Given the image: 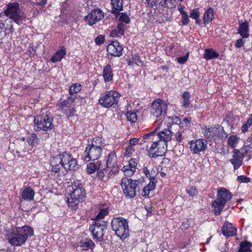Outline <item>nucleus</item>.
<instances>
[{
  "instance_id": "obj_23",
  "label": "nucleus",
  "mask_w": 252,
  "mask_h": 252,
  "mask_svg": "<svg viewBox=\"0 0 252 252\" xmlns=\"http://www.w3.org/2000/svg\"><path fill=\"white\" fill-rule=\"evenodd\" d=\"M21 197L26 201H31L34 198L35 192L31 187H24L20 189Z\"/></svg>"
},
{
  "instance_id": "obj_36",
  "label": "nucleus",
  "mask_w": 252,
  "mask_h": 252,
  "mask_svg": "<svg viewBox=\"0 0 252 252\" xmlns=\"http://www.w3.org/2000/svg\"><path fill=\"white\" fill-rule=\"evenodd\" d=\"M101 164L99 161H97L96 163L90 162L87 164L86 168V172L91 174L94 173L96 170L100 169Z\"/></svg>"
},
{
  "instance_id": "obj_22",
  "label": "nucleus",
  "mask_w": 252,
  "mask_h": 252,
  "mask_svg": "<svg viewBox=\"0 0 252 252\" xmlns=\"http://www.w3.org/2000/svg\"><path fill=\"white\" fill-rule=\"evenodd\" d=\"M221 232L224 236L231 237L236 234L237 230L232 223L226 221L221 227Z\"/></svg>"
},
{
  "instance_id": "obj_43",
  "label": "nucleus",
  "mask_w": 252,
  "mask_h": 252,
  "mask_svg": "<svg viewBox=\"0 0 252 252\" xmlns=\"http://www.w3.org/2000/svg\"><path fill=\"white\" fill-rule=\"evenodd\" d=\"M108 214V210L107 208H103L101 209L98 214L94 219V221L102 220V219Z\"/></svg>"
},
{
  "instance_id": "obj_57",
  "label": "nucleus",
  "mask_w": 252,
  "mask_h": 252,
  "mask_svg": "<svg viewBox=\"0 0 252 252\" xmlns=\"http://www.w3.org/2000/svg\"><path fill=\"white\" fill-rule=\"evenodd\" d=\"M105 36L103 35L100 34L95 38V43L96 45H101L104 42Z\"/></svg>"
},
{
  "instance_id": "obj_53",
  "label": "nucleus",
  "mask_w": 252,
  "mask_h": 252,
  "mask_svg": "<svg viewBox=\"0 0 252 252\" xmlns=\"http://www.w3.org/2000/svg\"><path fill=\"white\" fill-rule=\"evenodd\" d=\"M237 180L240 183H248L250 182V178L245 175H241L238 176Z\"/></svg>"
},
{
  "instance_id": "obj_24",
  "label": "nucleus",
  "mask_w": 252,
  "mask_h": 252,
  "mask_svg": "<svg viewBox=\"0 0 252 252\" xmlns=\"http://www.w3.org/2000/svg\"><path fill=\"white\" fill-rule=\"evenodd\" d=\"M117 164V160L116 153L115 152H111L108 155L106 159V165L108 168H112L114 172H118V168L116 167Z\"/></svg>"
},
{
  "instance_id": "obj_61",
  "label": "nucleus",
  "mask_w": 252,
  "mask_h": 252,
  "mask_svg": "<svg viewBox=\"0 0 252 252\" xmlns=\"http://www.w3.org/2000/svg\"><path fill=\"white\" fill-rule=\"evenodd\" d=\"M186 190L187 192L191 196H194L197 193L196 189L195 187H192Z\"/></svg>"
},
{
  "instance_id": "obj_11",
  "label": "nucleus",
  "mask_w": 252,
  "mask_h": 252,
  "mask_svg": "<svg viewBox=\"0 0 252 252\" xmlns=\"http://www.w3.org/2000/svg\"><path fill=\"white\" fill-rule=\"evenodd\" d=\"M61 161L63 168L66 170H76L78 168V164L76 159L74 158L71 154L66 152L57 155Z\"/></svg>"
},
{
  "instance_id": "obj_37",
  "label": "nucleus",
  "mask_w": 252,
  "mask_h": 252,
  "mask_svg": "<svg viewBox=\"0 0 252 252\" xmlns=\"http://www.w3.org/2000/svg\"><path fill=\"white\" fill-rule=\"evenodd\" d=\"M252 246L251 242L247 241H243L240 244L238 252H252Z\"/></svg>"
},
{
  "instance_id": "obj_42",
  "label": "nucleus",
  "mask_w": 252,
  "mask_h": 252,
  "mask_svg": "<svg viewBox=\"0 0 252 252\" xmlns=\"http://www.w3.org/2000/svg\"><path fill=\"white\" fill-rule=\"evenodd\" d=\"M81 85L79 83L72 84L69 87V94L72 95L73 94H77L81 90Z\"/></svg>"
},
{
  "instance_id": "obj_26",
  "label": "nucleus",
  "mask_w": 252,
  "mask_h": 252,
  "mask_svg": "<svg viewBox=\"0 0 252 252\" xmlns=\"http://www.w3.org/2000/svg\"><path fill=\"white\" fill-rule=\"evenodd\" d=\"M50 165L51 166V171L55 174L59 173L62 168H63V165H62L60 159L56 156L51 158Z\"/></svg>"
},
{
  "instance_id": "obj_31",
  "label": "nucleus",
  "mask_w": 252,
  "mask_h": 252,
  "mask_svg": "<svg viewBox=\"0 0 252 252\" xmlns=\"http://www.w3.org/2000/svg\"><path fill=\"white\" fill-rule=\"evenodd\" d=\"M126 28V25L122 23H119L116 29L113 30L111 32V35L112 37H119L125 34V31Z\"/></svg>"
},
{
  "instance_id": "obj_62",
  "label": "nucleus",
  "mask_w": 252,
  "mask_h": 252,
  "mask_svg": "<svg viewBox=\"0 0 252 252\" xmlns=\"http://www.w3.org/2000/svg\"><path fill=\"white\" fill-rule=\"evenodd\" d=\"M245 42L242 38H240L236 40L235 47L238 48H241L242 47L244 44Z\"/></svg>"
},
{
  "instance_id": "obj_60",
  "label": "nucleus",
  "mask_w": 252,
  "mask_h": 252,
  "mask_svg": "<svg viewBox=\"0 0 252 252\" xmlns=\"http://www.w3.org/2000/svg\"><path fill=\"white\" fill-rule=\"evenodd\" d=\"M189 22V16L187 13H184V15H182V24L183 25L185 26L188 24Z\"/></svg>"
},
{
  "instance_id": "obj_29",
  "label": "nucleus",
  "mask_w": 252,
  "mask_h": 252,
  "mask_svg": "<svg viewBox=\"0 0 252 252\" xmlns=\"http://www.w3.org/2000/svg\"><path fill=\"white\" fill-rule=\"evenodd\" d=\"M66 49L64 46H62L60 49L58 50L52 56L50 61L52 63H56L61 61L66 55Z\"/></svg>"
},
{
  "instance_id": "obj_47",
  "label": "nucleus",
  "mask_w": 252,
  "mask_h": 252,
  "mask_svg": "<svg viewBox=\"0 0 252 252\" xmlns=\"http://www.w3.org/2000/svg\"><path fill=\"white\" fill-rule=\"evenodd\" d=\"M119 21L120 23L127 24L130 22V19L128 15L126 13H121Z\"/></svg>"
},
{
  "instance_id": "obj_64",
  "label": "nucleus",
  "mask_w": 252,
  "mask_h": 252,
  "mask_svg": "<svg viewBox=\"0 0 252 252\" xmlns=\"http://www.w3.org/2000/svg\"><path fill=\"white\" fill-rule=\"evenodd\" d=\"M189 225L190 224L189 220H186L182 222L181 227L183 229L185 230L188 229L189 227Z\"/></svg>"
},
{
  "instance_id": "obj_20",
  "label": "nucleus",
  "mask_w": 252,
  "mask_h": 252,
  "mask_svg": "<svg viewBox=\"0 0 252 252\" xmlns=\"http://www.w3.org/2000/svg\"><path fill=\"white\" fill-rule=\"evenodd\" d=\"M149 5L153 7L158 5L163 7L172 8L176 5V0H147Z\"/></svg>"
},
{
  "instance_id": "obj_48",
  "label": "nucleus",
  "mask_w": 252,
  "mask_h": 252,
  "mask_svg": "<svg viewBox=\"0 0 252 252\" xmlns=\"http://www.w3.org/2000/svg\"><path fill=\"white\" fill-rule=\"evenodd\" d=\"M136 165L137 163L136 162L135 159L134 158H131L128 161V164L127 165H125L123 167L125 168H128V169L135 170Z\"/></svg>"
},
{
  "instance_id": "obj_2",
  "label": "nucleus",
  "mask_w": 252,
  "mask_h": 252,
  "mask_svg": "<svg viewBox=\"0 0 252 252\" xmlns=\"http://www.w3.org/2000/svg\"><path fill=\"white\" fill-rule=\"evenodd\" d=\"M34 235L33 229L30 225H25L13 230L7 235L8 242L14 246H21L27 241L29 237Z\"/></svg>"
},
{
  "instance_id": "obj_4",
  "label": "nucleus",
  "mask_w": 252,
  "mask_h": 252,
  "mask_svg": "<svg viewBox=\"0 0 252 252\" xmlns=\"http://www.w3.org/2000/svg\"><path fill=\"white\" fill-rule=\"evenodd\" d=\"M201 131L203 137L211 141L213 140L225 139L228 136L223 127L218 124L212 126L204 125L201 127Z\"/></svg>"
},
{
  "instance_id": "obj_45",
  "label": "nucleus",
  "mask_w": 252,
  "mask_h": 252,
  "mask_svg": "<svg viewBox=\"0 0 252 252\" xmlns=\"http://www.w3.org/2000/svg\"><path fill=\"white\" fill-rule=\"evenodd\" d=\"M239 141V138L236 135L230 136L227 140L228 144L232 148H235Z\"/></svg>"
},
{
  "instance_id": "obj_12",
  "label": "nucleus",
  "mask_w": 252,
  "mask_h": 252,
  "mask_svg": "<svg viewBox=\"0 0 252 252\" xmlns=\"http://www.w3.org/2000/svg\"><path fill=\"white\" fill-rule=\"evenodd\" d=\"M167 102L161 99H157L152 103L150 112L151 114L156 117L164 116L166 114L167 110Z\"/></svg>"
},
{
  "instance_id": "obj_14",
  "label": "nucleus",
  "mask_w": 252,
  "mask_h": 252,
  "mask_svg": "<svg viewBox=\"0 0 252 252\" xmlns=\"http://www.w3.org/2000/svg\"><path fill=\"white\" fill-rule=\"evenodd\" d=\"M189 148L192 154H199L207 149L208 142L206 139H197L189 142Z\"/></svg>"
},
{
  "instance_id": "obj_9",
  "label": "nucleus",
  "mask_w": 252,
  "mask_h": 252,
  "mask_svg": "<svg viewBox=\"0 0 252 252\" xmlns=\"http://www.w3.org/2000/svg\"><path fill=\"white\" fill-rule=\"evenodd\" d=\"M107 222L103 220L94 221L89 228L93 238L95 242H101L104 239V230L107 229Z\"/></svg>"
},
{
  "instance_id": "obj_51",
  "label": "nucleus",
  "mask_w": 252,
  "mask_h": 252,
  "mask_svg": "<svg viewBox=\"0 0 252 252\" xmlns=\"http://www.w3.org/2000/svg\"><path fill=\"white\" fill-rule=\"evenodd\" d=\"M158 129V127H157L155 128L154 130L153 131H152L151 132H149L148 133L145 134L143 136V139L142 141H143L144 140H145L146 139H151L152 136H154L156 134V131ZM144 142H146V141H144Z\"/></svg>"
},
{
  "instance_id": "obj_17",
  "label": "nucleus",
  "mask_w": 252,
  "mask_h": 252,
  "mask_svg": "<svg viewBox=\"0 0 252 252\" xmlns=\"http://www.w3.org/2000/svg\"><path fill=\"white\" fill-rule=\"evenodd\" d=\"M123 48L118 41H113L107 47L109 54L114 57H119L122 55Z\"/></svg>"
},
{
  "instance_id": "obj_19",
  "label": "nucleus",
  "mask_w": 252,
  "mask_h": 252,
  "mask_svg": "<svg viewBox=\"0 0 252 252\" xmlns=\"http://www.w3.org/2000/svg\"><path fill=\"white\" fill-rule=\"evenodd\" d=\"M169 128L168 126V128L164 129L156 134L159 138L158 141L161 142V145L166 147H167V142L171 140L173 135V132Z\"/></svg>"
},
{
  "instance_id": "obj_25",
  "label": "nucleus",
  "mask_w": 252,
  "mask_h": 252,
  "mask_svg": "<svg viewBox=\"0 0 252 252\" xmlns=\"http://www.w3.org/2000/svg\"><path fill=\"white\" fill-rule=\"evenodd\" d=\"M95 244L94 242L89 238H85L82 239L79 242L76 247H80L82 251H88L89 250H93Z\"/></svg>"
},
{
  "instance_id": "obj_39",
  "label": "nucleus",
  "mask_w": 252,
  "mask_h": 252,
  "mask_svg": "<svg viewBox=\"0 0 252 252\" xmlns=\"http://www.w3.org/2000/svg\"><path fill=\"white\" fill-rule=\"evenodd\" d=\"M225 121L232 127H234L238 125L239 122V118L238 116L229 115L226 117Z\"/></svg>"
},
{
  "instance_id": "obj_34",
  "label": "nucleus",
  "mask_w": 252,
  "mask_h": 252,
  "mask_svg": "<svg viewBox=\"0 0 252 252\" xmlns=\"http://www.w3.org/2000/svg\"><path fill=\"white\" fill-rule=\"evenodd\" d=\"M214 18V9L209 8L205 12L203 16V22L205 25L208 24Z\"/></svg>"
},
{
  "instance_id": "obj_44",
  "label": "nucleus",
  "mask_w": 252,
  "mask_h": 252,
  "mask_svg": "<svg viewBox=\"0 0 252 252\" xmlns=\"http://www.w3.org/2000/svg\"><path fill=\"white\" fill-rule=\"evenodd\" d=\"M127 121L131 123H135L137 120V115L136 112L128 111L126 114Z\"/></svg>"
},
{
  "instance_id": "obj_3",
  "label": "nucleus",
  "mask_w": 252,
  "mask_h": 252,
  "mask_svg": "<svg viewBox=\"0 0 252 252\" xmlns=\"http://www.w3.org/2000/svg\"><path fill=\"white\" fill-rule=\"evenodd\" d=\"M102 141L99 137L94 138L91 143L87 144L82 156L83 159L86 162L90 160H97L102 155L103 148Z\"/></svg>"
},
{
  "instance_id": "obj_15",
  "label": "nucleus",
  "mask_w": 252,
  "mask_h": 252,
  "mask_svg": "<svg viewBox=\"0 0 252 252\" xmlns=\"http://www.w3.org/2000/svg\"><path fill=\"white\" fill-rule=\"evenodd\" d=\"M167 147L161 145V142L155 141L148 151V155L150 158H156L163 156L166 152Z\"/></svg>"
},
{
  "instance_id": "obj_55",
  "label": "nucleus",
  "mask_w": 252,
  "mask_h": 252,
  "mask_svg": "<svg viewBox=\"0 0 252 252\" xmlns=\"http://www.w3.org/2000/svg\"><path fill=\"white\" fill-rule=\"evenodd\" d=\"M9 24H7L6 25H5V28L3 29L5 30V32H8L9 33H12L14 32V28L12 25V22H13L12 20L8 21Z\"/></svg>"
},
{
  "instance_id": "obj_10",
  "label": "nucleus",
  "mask_w": 252,
  "mask_h": 252,
  "mask_svg": "<svg viewBox=\"0 0 252 252\" xmlns=\"http://www.w3.org/2000/svg\"><path fill=\"white\" fill-rule=\"evenodd\" d=\"M139 181L132 180L127 178H123L121 180V185L123 192L127 198H133L136 195V189Z\"/></svg>"
},
{
  "instance_id": "obj_21",
  "label": "nucleus",
  "mask_w": 252,
  "mask_h": 252,
  "mask_svg": "<svg viewBox=\"0 0 252 252\" xmlns=\"http://www.w3.org/2000/svg\"><path fill=\"white\" fill-rule=\"evenodd\" d=\"M217 197L218 200L226 204L232 198V194L225 188H221L218 190Z\"/></svg>"
},
{
  "instance_id": "obj_13",
  "label": "nucleus",
  "mask_w": 252,
  "mask_h": 252,
  "mask_svg": "<svg viewBox=\"0 0 252 252\" xmlns=\"http://www.w3.org/2000/svg\"><path fill=\"white\" fill-rule=\"evenodd\" d=\"M75 97H68L66 99L59 102L57 104L59 109L68 117H72L75 112V108L72 107V104L74 102Z\"/></svg>"
},
{
  "instance_id": "obj_58",
  "label": "nucleus",
  "mask_w": 252,
  "mask_h": 252,
  "mask_svg": "<svg viewBox=\"0 0 252 252\" xmlns=\"http://www.w3.org/2000/svg\"><path fill=\"white\" fill-rule=\"evenodd\" d=\"M123 171L124 173V174L126 176L130 177L133 175L135 171V170L133 169H128V168H123Z\"/></svg>"
},
{
  "instance_id": "obj_59",
  "label": "nucleus",
  "mask_w": 252,
  "mask_h": 252,
  "mask_svg": "<svg viewBox=\"0 0 252 252\" xmlns=\"http://www.w3.org/2000/svg\"><path fill=\"white\" fill-rule=\"evenodd\" d=\"M134 151V149L131 145H128L126 149L125 155L127 157H129L130 155Z\"/></svg>"
},
{
  "instance_id": "obj_38",
  "label": "nucleus",
  "mask_w": 252,
  "mask_h": 252,
  "mask_svg": "<svg viewBox=\"0 0 252 252\" xmlns=\"http://www.w3.org/2000/svg\"><path fill=\"white\" fill-rule=\"evenodd\" d=\"M155 182L150 181L149 183L143 188L141 193L142 195L145 197H148L150 191L154 190L155 188Z\"/></svg>"
},
{
  "instance_id": "obj_7",
  "label": "nucleus",
  "mask_w": 252,
  "mask_h": 252,
  "mask_svg": "<svg viewBox=\"0 0 252 252\" xmlns=\"http://www.w3.org/2000/svg\"><path fill=\"white\" fill-rule=\"evenodd\" d=\"M53 117L51 114L36 115L34 117V130L36 131L42 130L44 131H50L54 127Z\"/></svg>"
},
{
  "instance_id": "obj_8",
  "label": "nucleus",
  "mask_w": 252,
  "mask_h": 252,
  "mask_svg": "<svg viewBox=\"0 0 252 252\" xmlns=\"http://www.w3.org/2000/svg\"><path fill=\"white\" fill-rule=\"evenodd\" d=\"M120 97V94L117 91H106L101 94L98 99V103L101 106L108 108L115 107Z\"/></svg>"
},
{
  "instance_id": "obj_32",
  "label": "nucleus",
  "mask_w": 252,
  "mask_h": 252,
  "mask_svg": "<svg viewBox=\"0 0 252 252\" xmlns=\"http://www.w3.org/2000/svg\"><path fill=\"white\" fill-rule=\"evenodd\" d=\"M111 4L113 9L112 10V13L115 15L120 14L119 11L123 9V0H111Z\"/></svg>"
},
{
  "instance_id": "obj_41",
  "label": "nucleus",
  "mask_w": 252,
  "mask_h": 252,
  "mask_svg": "<svg viewBox=\"0 0 252 252\" xmlns=\"http://www.w3.org/2000/svg\"><path fill=\"white\" fill-rule=\"evenodd\" d=\"M182 97L183 98V101L182 103L183 106L185 108L189 107L190 105L189 98L190 97V94L186 92H184L182 94Z\"/></svg>"
},
{
  "instance_id": "obj_18",
  "label": "nucleus",
  "mask_w": 252,
  "mask_h": 252,
  "mask_svg": "<svg viewBox=\"0 0 252 252\" xmlns=\"http://www.w3.org/2000/svg\"><path fill=\"white\" fill-rule=\"evenodd\" d=\"M232 158L229 160L234 170H237L242 165L244 156L239 150L234 149L232 152Z\"/></svg>"
},
{
  "instance_id": "obj_50",
  "label": "nucleus",
  "mask_w": 252,
  "mask_h": 252,
  "mask_svg": "<svg viewBox=\"0 0 252 252\" xmlns=\"http://www.w3.org/2000/svg\"><path fill=\"white\" fill-rule=\"evenodd\" d=\"M200 13L198 8L193 9L190 10L189 17L193 19L197 20L196 19L199 18Z\"/></svg>"
},
{
  "instance_id": "obj_35",
  "label": "nucleus",
  "mask_w": 252,
  "mask_h": 252,
  "mask_svg": "<svg viewBox=\"0 0 252 252\" xmlns=\"http://www.w3.org/2000/svg\"><path fill=\"white\" fill-rule=\"evenodd\" d=\"M27 142L31 146H35L39 144L40 139L36 133H32L27 138Z\"/></svg>"
},
{
  "instance_id": "obj_28",
  "label": "nucleus",
  "mask_w": 252,
  "mask_h": 252,
  "mask_svg": "<svg viewBox=\"0 0 252 252\" xmlns=\"http://www.w3.org/2000/svg\"><path fill=\"white\" fill-rule=\"evenodd\" d=\"M249 23L247 20H245L244 22L239 24L238 33L243 38H248L249 36Z\"/></svg>"
},
{
  "instance_id": "obj_54",
  "label": "nucleus",
  "mask_w": 252,
  "mask_h": 252,
  "mask_svg": "<svg viewBox=\"0 0 252 252\" xmlns=\"http://www.w3.org/2000/svg\"><path fill=\"white\" fill-rule=\"evenodd\" d=\"M143 172L146 175V176L150 180V181L155 182V181H156L155 177L151 175L149 169L147 167H144L143 168Z\"/></svg>"
},
{
  "instance_id": "obj_46",
  "label": "nucleus",
  "mask_w": 252,
  "mask_h": 252,
  "mask_svg": "<svg viewBox=\"0 0 252 252\" xmlns=\"http://www.w3.org/2000/svg\"><path fill=\"white\" fill-rule=\"evenodd\" d=\"M252 126V114L250 115V117L248 119L247 121L245 124L243 125L241 127V130L243 133L247 131L248 128Z\"/></svg>"
},
{
  "instance_id": "obj_6",
  "label": "nucleus",
  "mask_w": 252,
  "mask_h": 252,
  "mask_svg": "<svg viewBox=\"0 0 252 252\" xmlns=\"http://www.w3.org/2000/svg\"><path fill=\"white\" fill-rule=\"evenodd\" d=\"M112 230L121 239H125L129 236V229L128 221L122 217L114 218L111 221Z\"/></svg>"
},
{
  "instance_id": "obj_30",
  "label": "nucleus",
  "mask_w": 252,
  "mask_h": 252,
  "mask_svg": "<svg viewBox=\"0 0 252 252\" xmlns=\"http://www.w3.org/2000/svg\"><path fill=\"white\" fill-rule=\"evenodd\" d=\"M225 204L219 201L217 199L215 200L212 203L211 206L213 211L216 216L219 215L224 208Z\"/></svg>"
},
{
  "instance_id": "obj_63",
  "label": "nucleus",
  "mask_w": 252,
  "mask_h": 252,
  "mask_svg": "<svg viewBox=\"0 0 252 252\" xmlns=\"http://www.w3.org/2000/svg\"><path fill=\"white\" fill-rule=\"evenodd\" d=\"M97 176L100 180H102L104 177V174L102 171V169L101 167H100L99 170H97Z\"/></svg>"
},
{
  "instance_id": "obj_49",
  "label": "nucleus",
  "mask_w": 252,
  "mask_h": 252,
  "mask_svg": "<svg viewBox=\"0 0 252 252\" xmlns=\"http://www.w3.org/2000/svg\"><path fill=\"white\" fill-rule=\"evenodd\" d=\"M4 13H0V30H3L5 28V23L8 21V18L4 17Z\"/></svg>"
},
{
  "instance_id": "obj_33",
  "label": "nucleus",
  "mask_w": 252,
  "mask_h": 252,
  "mask_svg": "<svg viewBox=\"0 0 252 252\" xmlns=\"http://www.w3.org/2000/svg\"><path fill=\"white\" fill-rule=\"evenodd\" d=\"M203 56L204 59L207 60H209L218 58L219 56V54L213 49L207 48L205 50Z\"/></svg>"
},
{
  "instance_id": "obj_56",
  "label": "nucleus",
  "mask_w": 252,
  "mask_h": 252,
  "mask_svg": "<svg viewBox=\"0 0 252 252\" xmlns=\"http://www.w3.org/2000/svg\"><path fill=\"white\" fill-rule=\"evenodd\" d=\"M189 53H187L186 55L180 57L177 59L178 63L180 64H184L188 60Z\"/></svg>"
},
{
  "instance_id": "obj_52",
  "label": "nucleus",
  "mask_w": 252,
  "mask_h": 252,
  "mask_svg": "<svg viewBox=\"0 0 252 252\" xmlns=\"http://www.w3.org/2000/svg\"><path fill=\"white\" fill-rule=\"evenodd\" d=\"M184 131H179L176 133L175 135V139L178 142L181 143L182 142L183 138L184 137Z\"/></svg>"
},
{
  "instance_id": "obj_1",
  "label": "nucleus",
  "mask_w": 252,
  "mask_h": 252,
  "mask_svg": "<svg viewBox=\"0 0 252 252\" xmlns=\"http://www.w3.org/2000/svg\"><path fill=\"white\" fill-rule=\"evenodd\" d=\"M69 192L67 193V205L73 210H76L79 202L84 201L86 197V191L80 181H74L68 187Z\"/></svg>"
},
{
  "instance_id": "obj_27",
  "label": "nucleus",
  "mask_w": 252,
  "mask_h": 252,
  "mask_svg": "<svg viewBox=\"0 0 252 252\" xmlns=\"http://www.w3.org/2000/svg\"><path fill=\"white\" fill-rule=\"evenodd\" d=\"M102 76L105 82L112 81L113 74L112 66L110 64H107L104 67L102 71Z\"/></svg>"
},
{
  "instance_id": "obj_16",
  "label": "nucleus",
  "mask_w": 252,
  "mask_h": 252,
  "mask_svg": "<svg viewBox=\"0 0 252 252\" xmlns=\"http://www.w3.org/2000/svg\"><path fill=\"white\" fill-rule=\"evenodd\" d=\"M104 17L103 12L99 8H96L91 11L85 17V21L90 26H93L94 24L100 21Z\"/></svg>"
},
{
  "instance_id": "obj_40",
  "label": "nucleus",
  "mask_w": 252,
  "mask_h": 252,
  "mask_svg": "<svg viewBox=\"0 0 252 252\" xmlns=\"http://www.w3.org/2000/svg\"><path fill=\"white\" fill-rule=\"evenodd\" d=\"M142 61L138 55L134 54L131 55L128 59V65H134V64H137L138 63H142Z\"/></svg>"
},
{
  "instance_id": "obj_5",
  "label": "nucleus",
  "mask_w": 252,
  "mask_h": 252,
  "mask_svg": "<svg viewBox=\"0 0 252 252\" xmlns=\"http://www.w3.org/2000/svg\"><path fill=\"white\" fill-rule=\"evenodd\" d=\"M4 15L12 20L18 25H21L26 17L23 12L20 11V4L18 2H10L6 5L3 11Z\"/></svg>"
}]
</instances>
